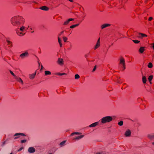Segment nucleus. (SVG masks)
<instances>
[{"instance_id": "obj_1", "label": "nucleus", "mask_w": 154, "mask_h": 154, "mask_svg": "<svg viewBox=\"0 0 154 154\" xmlns=\"http://www.w3.org/2000/svg\"><path fill=\"white\" fill-rule=\"evenodd\" d=\"M25 21L24 19L22 16H15L12 17L11 19V22L12 25L18 27L16 29L15 31L17 35L20 36H22L25 35L26 32V30L29 28V26L26 28V27L20 25L23 23Z\"/></svg>"}, {"instance_id": "obj_2", "label": "nucleus", "mask_w": 154, "mask_h": 154, "mask_svg": "<svg viewBox=\"0 0 154 154\" xmlns=\"http://www.w3.org/2000/svg\"><path fill=\"white\" fill-rule=\"evenodd\" d=\"M116 118L115 116H107L101 119V122L102 123H105L111 121L113 119H114Z\"/></svg>"}, {"instance_id": "obj_3", "label": "nucleus", "mask_w": 154, "mask_h": 154, "mask_svg": "<svg viewBox=\"0 0 154 154\" xmlns=\"http://www.w3.org/2000/svg\"><path fill=\"white\" fill-rule=\"evenodd\" d=\"M125 64L124 59L123 58H121L119 62V66L123 68L122 70H124L125 69Z\"/></svg>"}, {"instance_id": "obj_4", "label": "nucleus", "mask_w": 154, "mask_h": 154, "mask_svg": "<svg viewBox=\"0 0 154 154\" xmlns=\"http://www.w3.org/2000/svg\"><path fill=\"white\" fill-rule=\"evenodd\" d=\"M29 55L28 52L27 51H26L25 52L20 54V57L21 59H23L26 57H28L29 56Z\"/></svg>"}, {"instance_id": "obj_5", "label": "nucleus", "mask_w": 154, "mask_h": 154, "mask_svg": "<svg viewBox=\"0 0 154 154\" xmlns=\"http://www.w3.org/2000/svg\"><path fill=\"white\" fill-rule=\"evenodd\" d=\"M100 38H99L97 41L96 45H95V47H94V50H96L100 47Z\"/></svg>"}, {"instance_id": "obj_6", "label": "nucleus", "mask_w": 154, "mask_h": 154, "mask_svg": "<svg viewBox=\"0 0 154 154\" xmlns=\"http://www.w3.org/2000/svg\"><path fill=\"white\" fill-rule=\"evenodd\" d=\"M14 79H15L18 82L21 83L22 85H23V81L20 78L17 76Z\"/></svg>"}, {"instance_id": "obj_7", "label": "nucleus", "mask_w": 154, "mask_h": 154, "mask_svg": "<svg viewBox=\"0 0 154 154\" xmlns=\"http://www.w3.org/2000/svg\"><path fill=\"white\" fill-rule=\"evenodd\" d=\"M147 137L150 140H154V133L148 134L147 135Z\"/></svg>"}, {"instance_id": "obj_8", "label": "nucleus", "mask_w": 154, "mask_h": 154, "mask_svg": "<svg viewBox=\"0 0 154 154\" xmlns=\"http://www.w3.org/2000/svg\"><path fill=\"white\" fill-rule=\"evenodd\" d=\"M110 24L108 23H105L102 25L101 26V28L102 29H103L106 27L110 26Z\"/></svg>"}, {"instance_id": "obj_9", "label": "nucleus", "mask_w": 154, "mask_h": 154, "mask_svg": "<svg viewBox=\"0 0 154 154\" xmlns=\"http://www.w3.org/2000/svg\"><path fill=\"white\" fill-rule=\"evenodd\" d=\"M74 19L73 18H69V19L67 20H66L63 23L64 25H66L68 24L69 22L71 21H74Z\"/></svg>"}, {"instance_id": "obj_10", "label": "nucleus", "mask_w": 154, "mask_h": 154, "mask_svg": "<svg viewBox=\"0 0 154 154\" xmlns=\"http://www.w3.org/2000/svg\"><path fill=\"white\" fill-rule=\"evenodd\" d=\"M131 134V132L130 130L127 131L125 133V135L126 137H129Z\"/></svg>"}, {"instance_id": "obj_11", "label": "nucleus", "mask_w": 154, "mask_h": 154, "mask_svg": "<svg viewBox=\"0 0 154 154\" xmlns=\"http://www.w3.org/2000/svg\"><path fill=\"white\" fill-rule=\"evenodd\" d=\"M28 150L29 152L32 153L35 151V149L33 147H30L29 148Z\"/></svg>"}, {"instance_id": "obj_12", "label": "nucleus", "mask_w": 154, "mask_h": 154, "mask_svg": "<svg viewBox=\"0 0 154 154\" xmlns=\"http://www.w3.org/2000/svg\"><path fill=\"white\" fill-rule=\"evenodd\" d=\"M145 47H140L139 50V51L141 54L143 53L145 51Z\"/></svg>"}, {"instance_id": "obj_13", "label": "nucleus", "mask_w": 154, "mask_h": 154, "mask_svg": "<svg viewBox=\"0 0 154 154\" xmlns=\"http://www.w3.org/2000/svg\"><path fill=\"white\" fill-rule=\"evenodd\" d=\"M58 41L59 44L60 46V47H62V40L59 36H58Z\"/></svg>"}, {"instance_id": "obj_14", "label": "nucleus", "mask_w": 154, "mask_h": 154, "mask_svg": "<svg viewBox=\"0 0 154 154\" xmlns=\"http://www.w3.org/2000/svg\"><path fill=\"white\" fill-rule=\"evenodd\" d=\"M36 72L34 73H33L32 74H30L29 75V77L30 79H33L35 77V76L36 75Z\"/></svg>"}, {"instance_id": "obj_15", "label": "nucleus", "mask_w": 154, "mask_h": 154, "mask_svg": "<svg viewBox=\"0 0 154 154\" xmlns=\"http://www.w3.org/2000/svg\"><path fill=\"white\" fill-rule=\"evenodd\" d=\"M58 63L60 65H62L63 63V60L62 59L59 58L57 61Z\"/></svg>"}, {"instance_id": "obj_16", "label": "nucleus", "mask_w": 154, "mask_h": 154, "mask_svg": "<svg viewBox=\"0 0 154 154\" xmlns=\"http://www.w3.org/2000/svg\"><path fill=\"white\" fill-rule=\"evenodd\" d=\"M98 124V122H96L95 123H94L91 125H90L89 127H94L97 125Z\"/></svg>"}, {"instance_id": "obj_17", "label": "nucleus", "mask_w": 154, "mask_h": 154, "mask_svg": "<svg viewBox=\"0 0 154 154\" xmlns=\"http://www.w3.org/2000/svg\"><path fill=\"white\" fill-rule=\"evenodd\" d=\"M6 42H7V45L8 47H12V42L8 40H7Z\"/></svg>"}, {"instance_id": "obj_18", "label": "nucleus", "mask_w": 154, "mask_h": 154, "mask_svg": "<svg viewBox=\"0 0 154 154\" xmlns=\"http://www.w3.org/2000/svg\"><path fill=\"white\" fill-rule=\"evenodd\" d=\"M40 9L41 10L45 11H48L49 10V8L46 6H42L40 8Z\"/></svg>"}, {"instance_id": "obj_19", "label": "nucleus", "mask_w": 154, "mask_h": 154, "mask_svg": "<svg viewBox=\"0 0 154 154\" xmlns=\"http://www.w3.org/2000/svg\"><path fill=\"white\" fill-rule=\"evenodd\" d=\"M84 135H80V136H78L77 137H75V138H74V139H73V140H79L82 138L83 137H84Z\"/></svg>"}, {"instance_id": "obj_20", "label": "nucleus", "mask_w": 154, "mask_h": 154, "mask_svg": "<svg viewBox=\"0 0 154 154\" xmlns=\"http://www.w3.org/2000/svg\"><path fill=\"white\" fill-rule=\"evenodd\" d=\"M45 75H51V73L50 71L46 70L45 71Z\"/></svg>"}, {"instance_id": "obj_21", "label": "nucleus", "mask_w": 154, "mask_h": 154, "mask_svg": "<svg viewBox=\"0 0 154 154\" xmlns=\"http://www.w3.org/2000/svg\"><path fill=\"white\" fill-rule=\"evenodd\" d=\"M142 82L144 84L146 83V79L145 76H143L142 77Z\"/></svg>"}, {"instance_id": "obj_22", "label": "nucleus", "mask_w": 154, "mask_h": 154, "mask_svg": "<svg viewBox=\"0 0 154 154\" xmlns=\"http://www.w3.org/2000/svg\"><path fill=\"white\" fill-rule=\"evenodd\" d=\"M19 135H22V136H26V135L25 134H24L22 133H16V134H14V136H19Z\"/></svg>"}, {"instance_id": "obj_23", "label": "nucleus", "mask_w": 154, "mask_h": 154, "mask_svg": "<svg viewBox=\"0 0 154 154\" xmlns=\"http://www.w3.org/2000/svg\"><path fill=\"white\" fill-rule=\"evenodd\" d=\"M153 78V76L152 75H150L148 79L149 81V82L150 84L151 83V81Z\"/></svg>"}, {"instance_id": "obj_24", "label": "nucleus", "mask_w": 154, "mask_h": 154, "mask_svg": "<svg viewBox=\"0 0 154 154\" xmlns=\"http://www.w3.org/2000/svg\"><path fill=\"white\" fill-rule=\"evenodd\" d=\"M56 75H66V74L65 73H57L55 74Z\"/></svg>"}, {"instance_id": "obj_25", "label": "nucleus", "mask_w": 154, "mask_h": 154, "mask_svg": "<svg viewBox=\"0 0 154 154\" xmlns=\"http://www.w3.org/2000/svg\"><path fill=\"white\" fill-rule=\"evenodd\" d=\"M148 67L149 68H151L153 67V65L151 63H149L148 65Z\"/></svg>"}, {"instance_id": "obj_26", "label": "nucleus", "mask_w": 154, "mask_h": 154, "mask_svg": "<svg viewBox=\"0 0 154 154\" xmlns=\"http://www.w3.org/2000/svg\"><path fill=\"white\" fill-rule=\"evenodd\" d=\"M79 25V24H78L72 25L70 26V28H74L75 27L78 26Z\"/></svg>"}, {"instance_id": "obj_27", "label": "nucleus", "mask_w": 154, "mask_h": 154, "mask_svg": "<svg viewBox=\"0 0 154 154\" xmlns=\"http://www.w3.org/2000/svg\"><path fill=\"white\" fill-rule=\"evenodd\" d=\"M10 72L11 74L14 77V79H15L17 76L13 73V72L11 70H10Z\"/></svg>"}, {"instance_id": "obj_28", "label": "nucleus", "mask_w": 154, "mask_h": 154, "mask_svg": "<svg viewBox=\"0 0 154 154\" xmlns=\"http://www.w3.org/2000/svg\"><path fill=\"white\" fill-rule=\"evenodd\" d=\"M65 142H66L65 141H63V142L60 143V146H64L65 143Z\"/></svg>"}, {"instance_id": "obj_29", "label": "nucleus", "mask_w": 154, "mask_h": 154, "mask_svg": "<svg viewBox=\"0 0 154 154\" xmlns=\"http://www.w3.org/2000/svg\"><path fill=\"white\" fill-rule=\"evenodd\" d=\"M63 41L64 42H66L68 39L65 36H63Z\"/></svg>"}, {"instance_id": "obj_30", "label": "nucleus", "mask_w": 154, "mask_h": 154, "mask_svg": "<svg viewBox=\"0 0 154 154\" xmlns=\"http://www.w3.org/2000/svg\"><path fill=\"white\" fill-rule=\"evenodd\" d=\"M80 78L79 75L78 74H76L75 76V79H78Z\"/></svg>"}, {"instance_id": "obj_31", "label": "nucleus", "mask_w": 154, "mask_h": 154, "mask_svg": "<svg viewBox=\"0 0 154 154\" xmlns=\"http://www.w3.org/2000/svg\"><path fill=\"white\" fill-rule=\"evenodd\" d=\"M139 35H141V37H144V36L146 37L147 36L145 34H144L142 33H139Z\"/></svg>"}, {"instance_id": "obj_32", "label": "nucleus", "mask_w": 154, "mask_h": 154, "mask_svg": "<svg viewBox=\"0 0 154 154\" xmlns=\"http://www.w3.org/2000/svg\"><path fill=\"white\" fill-rule=\"evenodd\" d=\"M133 42L136 44H138L140 42V41L137 40H133Z\"/></svg>"}, {"instance_id": "obj_33", "label": "nucleus", "mask_w": 154, "mask_h": 154, "mask_svg": "<svg viewBox=\"0 0 154 154\" xmlns=\"http://www.w3.org/2000/svg\"><path fill=\"white\" fill-rule=\"evenodd\" d=\"M118 125L120 126H122L123 124V122L122 121H121L120 122H118Z\"/></svg>"}, {"instance_id": "obj_34", "label": "nucleus", "mask_w": 154, "mask_h": 154, "mask_svg": "<svg viewBox=\"0 0 154 154\" xmlns=\"http://www.w3.org/2000/svg\"><path fill=\"white\" fill-rule=\"evenodd\" d=\"M81 134V133H79V132H74V133H72L71 134V136H72V135H74L75 134Z\"/></svg>"}, {"instance_id": "obj_35", "label": "nucleus", "mask_w": 154, "mask_h": 154, "mask_svg": "<svg viewBox=\"0 0 154 154\" xmlns=\"http://www.w3.org/2000/svg\"><path fill=\"white\" fill-rule=\"evenodd\" d=\"M26 142V140H22L21 141V143H24Z\"/></svg>"}, {"instance_id": "obj_36", "label": "nucleus", "mask_w": 154, "mask_h": 154, "mask_svg": "<svg viewBox=\"0 0 154 154\" xmlns=\"http://www.w3.org/2000/svg\"><path fill=\"white\" fill-rule=\"evenodd\" d=\"M117 82L119 84H121L122 82V81L120 80L119 79H118Z\"/></svg>"}, {"instance_id": "obj_37", "label": "nucleus", "mask_w": 154, "mask_h": 154, "mask_svg": "<svg viewBox=\"0 0 154 154\" xmlns=\"http://www.w3.org/2000/svg\"><path fill=\"white\" fill-rule=\"evenodd\" d=\"M64 32V31H62V32H61L58 35V36H59L60 37V36L62 34H63V33Z\"/></svg>"}, {"instance_id": "obj_38", "label": "nucleus", "mask_w": 154, "mask_h": 154, "mask_svg": "<svg viewBox=\"0 0 154 154\" xmlns=\"http://www.w3.org/2000/svg\"><path fill=\"white\" fill-rule=\"evenodd\" d=\"M152 46L153 48V50H154V43H153L151 44L150 45Z\"/></svg>"}, {"instance_id": "obj_39", "label": "nucleus", "mask_w": 154, "mask_h": 154, "mask_svg": "<svg viewBox=\"0 0 154 154\" xmlns=\"http://www.w3.org/2000/svg\"><path fill=\"white\" fill-rule=\"evenodd\" d=\"M153 19V18L152 17H150L148 19V20L149 21H151Z\"/></svg>"}, {"instance_id": "obj_40", "label": "nucleus", "mask_w": 154, "mask_h": 154, "mask_svg": "<svg viewBox=\"0 0 154 154\" xmlns=\"http://www.w3.org/2000/svg\"><path fill=\"white\" fill-rule=\"evenodd\" d=\"M71 48H72V45H71L70 47L67 48V50H69V51L71 49Z\"/></svg>"}, {"instance_id": "obj_41", "label": "nucleus", "mask_w": 154, "mask_h": 154, "mask_svg": "<svg viewBox=\"0 0 154 154\" xmlns=\"http://www.w3.org/2000/svg\"><path fill=\"white\" fill-rule=\"evenodd\" d=\"M23 147H21V148H20V149H19L18 150V151H20L21 150L23 149Z\"/></svg>"}, {"instance_id": "obj_42", "label": "nucleus", "mask_w": 154, "mask_h": 154, "mask_svg": "<svg viewBox=\"0 0 154 154\" xmlns=\"http://www.w3.org/2000/svg\"><path fill=\"white\" fill-rule=\"evenodd\" d=\"M96 69V66H95L94 67L93 70V71L94 72V71L95 69Z\"/></svg>"}, {"instance_id": "obj_43", "label": "nucleus", "mask_w": 154, "mask_h": 154, "mask_svg": "<svg viewBox=\"0 0 154 154\" xmlns=\"http://www.w3.org/2000/svg\"><path fill=\"white\" fill-rule=\"evenodd\" d=\"M96 154H103L102 152H97Z\"/></svg>"}, {"instance_id": "obj_44", "label": "nucleus", "mask_w": 154, "mask_h": 154, "mask_svg": "<svg viewBox=\"0 0 154 154\" xmlns=\"http://www.w3.org/2000/svg\"><path fill=\"white\" fill-rule=\"evenodd\" d=\"M5 144V141H4L3 143V145H4Z\"/></svg>"}, {"instance_id": "obj_45", "label": "nucleus", "mask_w": 154, "mask_h": 154, "mask_svg": "<svg viewBox=\"0 0 154 154\" xmlns=\"http://www.w3.org/2000/svg\"><path fill=\"white\" fill-rule=\"evenodd\" d=\"M41 69H42L43 68V66L42 65H41Z\"/></svg>"}, {"instance_id": "obj_46", "label": "nucleus", "mask_w": 154, "mask_h": 154, "mask_svg": "<svg viewBox=\"0 0 154 154\" xmlns=\"http://www.w3.org/2000/svg\"><path fill=\"white\" fill-rule=\"evenodd\" d=\"M69 1L71 2H73V0H69Z\"/></svg>"}, {"instance_id": "obj_47", "label": "nucleus", "mask_w": 154, "mask_h": 154, "mask_svg": "<svg viewBox=\"0 0 154 154\" xmlns=\"http://www.w3.org/2000/svg\"><path fill=\"white\" fill-rule=\"evenodd\" d=\"M18 137H15L14 138V139H17Z\"/></svg>"}, {"instance_id": "obj_48", "label": "nucleus", "mask_w": 154, "mask_h": 154, "mask_svg": "<svg viewBox=\"0 0 154 154\" xmlns=\"http://www.w3.org/2000/svg\"><path fill=\"white\" fill-rule=\"evenodd\" d=\"M152 145H154V142H152Z\"/></svg>"}, {"instance_id": "obj_49", "label": "nucleus", "mask_w": 154, "mask_h": 154, "mask_svg": "<svg viewBox=\"0 0 154 154\" xmlns=\"http://www.w3.org/2000/svg\"><path fill=\"white\" fill-rule=\"evenodd\" d=\"M33 32H34V31H31V32L32 33H33Z\"/></svg>"}, {"instance_id": "obj_50", "label": "nucleus", "mask_w": 154, "mask_h": 154, "mask_svg": "<svg viewBox=\"0 0 154 154\" xmlns=\"http://www.w3.org/2000/svg\"><path fill=\"white\" fill-rule=\"evenodd\" d=\"M10 154H13V153L12 152Z\"/></svg>"}, {"instance_id": "obj_51", "label": "nucleus", "mask_w": 154, "mask_h": 154, "mask_svg": "<svg viewBox=\"0 0 154 154\" xmlns=\"http://www.w3.org/2000/svg\"><path fill=\"white\" fill-rule=\"evenodd\" d=\"M30 30H32V28H30Z\"/></svg>"}, {"instance_id": "obj_52", "label": "nucleus", "mask_w": 154, "mask_h": 154, "mask_svg": "<svg viewBox=\"0 0 154 154\" xmlns=\"http://www.w3.org/2000/svg\"><path fill=\"white\" fill-rule=\"evenodd\" d=\"M38 64H39V65H40V63H38Z\"/></svg>"}]
</instances>
